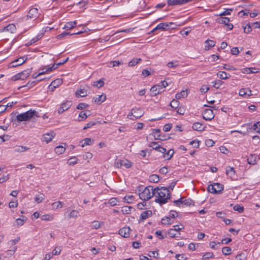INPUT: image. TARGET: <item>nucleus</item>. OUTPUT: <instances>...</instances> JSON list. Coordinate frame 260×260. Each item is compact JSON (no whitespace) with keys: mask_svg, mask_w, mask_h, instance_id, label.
<instances>
[{"mask_svg":"<svg viewBox=\"0 0 260 260\" xmlns=\"http://www.w3.org/2000/svg\"><path fill=\"white\" fill-rule=\"evenodd\" d=\"M154 196L155 197V202L164 204L166 203L168 200L170 198L171 192L167 187H156L154 189Z\"/></svg>","mask_w":260,"mask_h":260,"instance_id":"f257e3e1","label":"nucleus"},{"mask_svg":"<svg viewBox=\"0 0 260 260\" xmlns=\"http://www.w3.org/2000/svg\"><path fill=\"white\" fill-rule=\"evenodd\" d=\"M38 116L37 112L35 110H29L26 112L21 113L18 114L16 116V119L17 121L21 122L24 121H28L31 118H32L34 116Z\"/></svg>","mask_w":260,"mask_h":260,"instance_id":"f03ea898","label":"nucleus"},{"mask_svg":"<svg viewBox=\"0 0 260 260\" xmlns=\"http://www.w3.org/2000/svg\"><path fill=\"white\" fill-rule=\"evenodd\" d=\"M154 196V189L152 186H148L139 193L140 198L143 201H147Z\"/></svg>","mask_w":260,"mask_h":260,"instance_id":"7ed1b4c3","label":"nucleus"},{"mask_svg":"<svg viewBox=\"0 0 260 260\" xmlns=\"http://www.w3.org/2000/svg\"><path fill=\"white\" fill-rule=\"evenodd\" d=\"M143 115V112L140 108H133L129 114L127 115V118L132 120H135L141 117Z\"/></svg>","mask_w":260,"mask_h":260,"instance_id":"20e7f679","label":"nucleus"},{"mask_svg":"<svg viewBox=\"0 0 260 260\" xmlns=\"http://www.w3.org/2000/svg\"><path fill=\"white\" fill-rule=\"evenodd\" d=\"M207 189L212 193H219L223 189V185L219 183H214L213 184L209 185Z\"/></svg>","mask_w":260,"mask_h":260,"instance_id":"39448f33","label":"nucleus"},{"mask_svg":"<svg viewBox=\"0 0 260 260\" xmlns=\"http://www.w3.org/2000/svg\"><path fill=\"white\" fill-rule=\"evenodd\" d=\"M27 60L25 56L20 57L10 62L9 64V68H15L23 64Z\"/></svg>","mask_w":260,"mask_h":260,"instance_id":"423d86ee","label":"nucleus"},{"mask_svg":"<svg viewBox=\"0 0 260 260\" xmlns=\"http://www.w3.org/2000/svg\"><path fill=\"white\" fill-rule=\"evenodd\" d=\"M115 166L118 168H121L124 167L125 168H129L132 166V163L130 161L125 160H119L115 162Z\"/></svg>","mask_w":260,"mask_h":260,"instance_id":"0eeeda50","label":"nucleus"},{"mask_svg":"<svg viewBox=\"0 0 260 260\" xmlns=\"http://www.w3.org/2000/svg\"><path fill=\"white\" fill-rule=\"evenodd\" d=\"M39 16L38 10L35 8H32L29 10L27 16L25 17V20L28 19H36Z\"/></svg>","mask_w":260,"mask_h":260,"instance_id":"6e6552de","label":"nucleus"},{"mask_svg":"<svg viewBox=\"0 0 260 260\" xmlns=\"http://www.w3.org/2000/svg\"><path fill=\"white\" fill-rule=\"evenodd\" d=\"M16 30L15 25L12 23L8 24L7 26L0 29V34L2 32H6L7 34L15 33Z\"/></svg>","mask_w":260,"mask_h":260,"instance_id":"1a4fd4ad","label":"nucleus"},{"mask_svg":"<svg viewBox=\"0 0 260 260\" xmlns=\"http://www.w3.org/2000/svg\"><path fill=\"white\" fill-rule=\"evenodd\" d=\"M202 114L203 118L206 120H211L214 117L213 111L210 109H205Z\"/></svg>","mask_w":260,"mask_h":260,"instance_id":"9d476101","label":"nucleus"},{"mask_svg":"<svg viewBox=\"0 0 260 260\" xmlns=\"http://www.w3.org/2000/svg\"><path fill=\"white\" fill-rule=\"evenodd\" d=\"M55 136V133L53 131L45 133L43 135L42 141L48 143L52 140Z\"/></svg>","mask_w":260,"mask_h":260,"instance_id":"9b49d317","label":"nucleus"},{"mask_svg":"<svg viewBox=\"0 0 260 260\" xmlns=\"http://www.w3.org/2000/svg\"><path fill=\"white\" fill-rule=\"evenodd\" d=\"M71 106L72 102L70 101H67L60 105V108L58 110V113L59 114L62 113L64 111L69 109Z\"/></svg>","mask_w":260,"mask_h":260,"instance_id":"f8f14e48","label":"nucleus"},{"mask_svg":"<svg viewBox=\"0 0 260 260\" xmlns=\"http://www.w3.org/2000/svg\"><path fill=\"white\" fill-rule=\"evenodd\" d=\"M192 1V0H168L167 3L169 6L181 5L191 2Z\"/></svg>","mask_w":260,"mask_h":260,"instance_id":"ddd939ff","label":"nucleus"},{"mask_svg":"<svg viewBox=\"0 0 260 260\" xmlns=\"http://www.w3.org/2000/svg\"><path fill=\"white\" fill-rule=\"evenodd\" d=\"M172 22H170L169 23H161L158 24L152 30V31L153 32L156 30L159 29L161 30H165L166 29H169V27L170 26V24H172Z\"/></svg>","mask_w":260,"mask_h":260,"instance_id":"4468645a","label":"nucleus"},{"mask_svg":"<svg viewBox=\"0 0 260 260\" xmlns=\"http://www.w3.org/2000/svg\"><path fill=\"white\" fill-rule=\"evenodd\" d=\"M150 91L153 96H156L157 94L161 93L163 91V90L162 88H161V87L160 86L159 84H157L153 86L151 88Z\"/></svg>","mask_w":260,"mask_h":260,"instance_id":"2eb2a0df","label":"nucleus"},{"mask_svg":"<svg viewBox=\"0 0 260 260\" xmlns=\"http://www.w3.org/2000/svg\"><path fill=\"white\" fill-rule=\"evenodd\" d=\"M62 82V81L61 79H57L51 83L48 88L51 91H53L56 87H57L59 85H61Z\"/></svg>","mask_w":260,"mask_h":260,"instance_id":"dca6fc26","label":"nucleus"},{"mask_svg":"<svg viewBox=\"0 0 260 260\" xmlns=\"http://www.w3.org/2000/svg\"><path fill=\"white\" fill-rule=\"evenodd\" d=\"M239 94L242 97H248L251 95V91L249 88H242L239 90Z\"/></svg>","mask_w":260,"mask_h":260,"instance_id":"f3484780","label":"nucleus"},{"mask_svg":"<svg viewBox=\"0 0 260 260\" xmlns=\"http://www.w3.org/2000/svg\"><path fill=\"white\" fill-rule=\"evenodd\" d=\"M131 229L129 227H123L119 231V234L122 237L127 238L129 236Z\"/></svg>","mask_w":260,"mask_h":260,"instance_id":"a211bd4d","label":"nucleus"},{"mask_svg":"<svg viewBox=\"0 0 260 260\" xmlns=\"http://www.w3.org/2000/svg\"><path fill=\"white\" fill-rule=\"evenodd\" d=\"M235 173V170L233 167L230 166L226 167V174L233 180L235 179L236 177Z\"/></svg>","mask_w":260,"mask_h":260,"instance_id":"6ab92c4d","label":"nucleus"},{"mask_svg":"<svg viewBox=\"0 0 260 260\" xmlns=\"http://www.w3.org/2000/svg\"><path fill=\"white\" fill-rule=\"evenodd\" d=\"M106 96L104 94H102L97 96L93 97L92 101L97 104H101L106 100Z\"/></svg>","mask_w":260,"mask_h":260,"instance_id":"aec40b11","label":"nucleus"},{"mask_svg":"<svg viewBox=\"0 0 260 260\" xmlns=\"http://www.w3.org/2000/svg\"><path fill=\"white\" fill-rule=\"evenodd\" d=\"M152 213L151 210H146L145 211H143L141 213L140 215V218L142 220H146L148 217L152 216Z\"/></svg>","mask_w":260,"mask_h":260,"instance_id":"412c9836","label":"nucleus"},{"mask_svg":"<svg viewBox=\"0 0 260 260\" xmlns=\"http://www.w3.org/2000/svg\"><path fill=\"white\" fill-rule=\"evenodd\" d=\"M76 97H85L87 95V91L85 89H79L75 92Z\"/></svg>","mask_w":260,"mask_h":260,"instance_id":"4be33fe9","label":"nucleus"},{"mask_svg":"<svg viewBox=\"0 0 260 260\" xmlns=\"http://www.w3.org/2000/svg\"><path fill=\"white\" fill-rule=\"evenodd\" d=\"M22 75H24V72H22L13 76L12 77V80L14 81H17L20 79L24 80L25 78L28 77V75H25L24 77H22Z\"/></svg>","mask_w":260,"mask_h":260,"instance_id":"5701e85b","label":"nucleus"},{"mask_svg":"<svg viewBox=\"0 0 260 260\" xmlns=\"http://www.w3.org/2000/svg\"><path fill=\"white\" fill-rule=\"evenodd\" d=\"M192 127L193 130L198 131H202L204 129L203 124L199 122L194 123Z\"/></svg>","mask_w":260,"mask_h":260,"instance_id":"b1692460","label":"nucleus"},{"mask_svg":"<svg viewBox=\"0 0 260 260\" xmlns=\"http://www.w3.org/2000/svg\"><path fill=\"white\" fill-rule=\"evenodd\" d=\"M77 24V21H70L67 22L65 25L64 26L63 28L66 29L67 30L71 29L76 27Z\"/></svg>","mask_w":260,"mask_h":260,"instance_id":"393cba45","label":"nucleus"},{"mask_svg":"<svg viewBox=\"0 0 260 260\" xmlns=\"http://www.w3.org/2000/svg\"><path fill=\"white\" fill-rule=\"evenodd\" d=\"M103 224L104 223L103 222L94 221L91 223L90 227L93 229L97 230L100 229Z\"/></svg>","mask_w":260,"mask_h":260,"instance_id":"a878e982","label":"nucleus"},{"mask_svg":"<svg viewBox=\"0 0 260 260\" xmlns=\"http://www.w3.org/2000/svg\"><path fill=\"white\" fill-rule=\"evenodd\" d=\"M205 44L207 45L205 47V50H209L210 48L214 47L215 45V42L212 40H207L205 41Z\"/></svg>","mask_w":260,"mask_h":260,"instance_id":"bb28decb","label":"nucleus"},{"mask_svg":"<svg viewBox=\"0 0 260 260\" xmlns=\"http://www.w3.org/2000/svg\"><path fill=\"white\" fill-rule=\"evenodd\" d=\"M161 222L162 224L170 225L173 223V220L169 217H165L161 219Z\"/></svg>","mask_w":260,"mask_h":260,"instance_id":"cd10ccee","label":"nucleus"},{"mask_svg":"<svg viewBox=\"0 0 260 260\" xmlns=\"http://www.w3.org/2000/svg\"><path fill=\"white\" fill-rule=\"evenodd\" d=\"M66 150L65 147L63 146H58L54 149L55 152L58 155L62 154Z\"/></svg>","mask_w":260,"mask_h":260,"instance_id":"c85d7f7f","label":"nucleus"},{"mask_svg":"<svg viewBox=\"0 0 260 260\" xmlns=\"http://www.w3.org/2000/svg\"><path fill=\"white\" fill-rule=\"evenodd\" d=\"M168 235L171 238H177L179 237L180 233L175 232L173 229H170L168 231Z\"/></svg>","mask_w":260,"mask_h":260,"instance_id":"c756f323","label":"nucleus"},{"mask_svg":"<svg viewBox=\"0 0 260 260\" xmlns=\"http://www.w3.org/2000/svg\"><path fill=\"white\" fill-rule=\"evenodd\" d=\"M149 181L150 182L157 183L159 181V177L156 174H153L149 177Z\"/></svg>","mask_w":260,"mask_h":260,"instance_id":"7c9ffc66","label":"nucleus"},{"mask_svg":"<svg viewBox=\"0 0 260 260\" xmlns=\"http://www.w3.org/2000/svg\"><path fill=\"white\" fill-rule=\"evenodd\" d=\"M174 154V151L173 149H170L164 154V157L167 160H170Z\"/></svg>","mask_w":260,"mask_h":260,"instance_id":"2f4dec72","label":"nucleus"},{"mask_svg":"<svg viewBox=\"0 0 260 260\" xmlns=\"http://www.w3.org/2000/svg\"><path fill=\"white\" fill-rule=\"evenodd\" d=\"M132 209L131 206H125L122 208L121 211L123 214H127L131 213Z\"/></svg>","mask_w":260,"mask_h":260,"instance_id":"473e14b6","label":"nucleus"},{"mask_svg":"<svg viewBox=\"0 0 260 260\" xmlns=\"http://www.w3.org/2000/svg\"><path fill=\"white\" fill-rule=\"evenodd\" d=\"M216 21L218 23L220 24H224L226 25L228 22H230V19L228 17H222L218 18L216 19Z\"/></svg>","mask_w":260,"mask_h":260,"instance_id":"72a5a7b5","label":"nucleus"},{"mask_svg":"<svg viewBox=\"0 0 260 260\" xmlns=\"http://www.w3.org/2000/svg\"><path fill=\"white\" fill-rule=\"evenodd\" d=\"M188 93L187 90H182L180 92L176 94V98L178 100L182 98H185L187 96Z\"/></svg>","mask_w":260,"mask_h":260,"instance_id":"f704fd0d","label":"nucleus"},{"mask_svg":"<svg viewBox=\"0 0 260 260\" xmlns=\"http://www.w3.org/2000/svg\"><path fill=\"white\" fill-rule=\"evenodd\" d=\"M88 116H89V114L87 115V113L86 112H85L84 111H81L80 112V113H79V119H78V121H84L85 119H86V118L88 117Z\"/></svg>","mask_w":260,"mask_h":260,"instance_id":"c9c22d12","label":"nucleus"},{"mask_svg":"<svg viewBox=\"0 0 260 260\" xmlns=\"http://www.w3.org/2000/svg\"><path fill=\"white\" fill-rule=\"evenodd\" d=\"M182 205L190 206L193 204V202L190 199H184V198H181Z\"/></svg>","mask_w":260,"mask_h":260,"instance_id":"e433bc0d","label":"nucleus"},{"mask_svg":"<svg viewBox=\"0 0 260 260\" xmlns=\"http://www.w3.org/2000/svg\"><path fill=\"white\" fill-rule=\"evenodd\" d=\"M214 258V255L213 252H206L203 254L202 256V259L205 260L208 259L210 258Z\"/></svg>","mask_w":260,"mask_h":260,"instance_id":"4c0bfd02","label":"nucleus"},{"mask_svg":"<svg viewBox=\"0 0 260 260\" xmlns=\"http://www.w3.org/2000/svg\"><path fill=\"white\" fill-rule=\"evenodd\" d=\"M123 200L127 203L131 204V203H132L134 201L135 197L133 195H127V196H125L124 197Z\"/></svg>","mask_w":260,"mask_h":260,"instance_id":"58836bf2","label":"nucleus"},{"mask_svg":"<svg viewBox=\"0 0 260 260\" xmlns=\"http://www.w3.org/2000/svg\"><path fill=\"white\" fill-rule=\"evenodd\" d=\"M218 77L221 79L225 80L228 79L229 77L227 76V73L224 71H219L217 73Z\"/></svg>","mask_w":260,"mask_h":260,"instance_id":"ea45409f","label":"nucleus"},{"mask_svg":"<svg viewBox=\"0 0 260 260\" xmlns=\"http://www.w3.org/2000/svg\"><path fill=\"white\" fill-rule=\"evenodd\" d=\"M45 196L43 193H40L35 198V201L39 204L45 199Z\"/></svg>","mask_w":260,"mask_h":260,"instance_id":"a19ab883","label":"nucleus"},{"mask_svg":"<svg viewBox=\"0 0 260 260\" xmlns=\"http://www.w3.org/2000/svg\"><path fill=\"white\" fill-rule=\"evenodd\" d=\"M212 86L216 89L219 88L220 86L223 83V81L220 80H217L211 82Z\"/></svg>","mask_w":260,"mask_h":260,"instance_id":"79ce46f5","label":"nucleus"},{"mask_svg":"<svg viewBox=\"0 0 260 260\" xmlns=\"http://www.w3.org/2000/svg\"><path fill=\"white\" fill-rule=\"evenodd\" d=\"M28 149H29V148L26 147L22 146H18L15 148L14 151L15 152H24Z\"/></svg>","mask_w":260,"mask_h":260,"instance_id":"37998d69","label":"nucleus"},{"mask_svg":"<svg viewBox=\"0 0 260 260\" xmlns=\"http://www.w3.org/2000/svg\"><path fill=\"white\" fill-rule=\"evenodd\" d=\"M78 162V159L76 157L74 156L72 157L70 159H69L67 163L70 166H73L77 164Z\"/></svg>","mask_w":260,"mask_h":260,"instance_id":"c03bdc74","label":"nucleus"},{"mask_svg":"<svg viewBox=\"0 0 260 260\" xmlns=\"http://www.w3.org/2000/svg\"><path fill=\"white\" fill-rule=\"evenodd\" d=\"M97 123H98L99 124L102 123V122H101L100 121H99V122L89 121L83 127V129L84 130L87 129V128H90L92 126L96 125Z\"/></svg>","mask_w":260,"mask_h":260,"instance_id":"a18cd8bd","label":"nucleus"},{"mask_svg":"<svg viewBox=\"0 0 260 260\" xmlns=\"http://www.w3.org/2000/svg\"><path fill=\"white\" fill-rule=\"evenodd\" d=\"M83 141L84 142V143L81 145L82 147H84L85 145H91L93 142V140L88 138H85L83 140Z\"/></svg>","mask_w":260,"mask_h":260,"instance_id":"49530a36","label":"nucleus"},{"mask_svg":"<svg viewBox=\"0 0 260 260\" xmlns=\"http://www.w3.org/2000/svg\"><path fill=\"white\" fill-rule=\"evenodd\" d=\"M256 155L251 154L247 158L248 163L254 165L256 163Z\"/></svg>","mask_w":260,"mask_h":260,"instance_id":"de8ad7c7","label":"nucleus"},{"mask_svg":"<svg viewBox=\"0 0 260 260\" xmlns=\"http://www.w3.org/2000/svg\"><path fill=\"white\" fill-rule=\"evenodd\" d=\"M123 62L119 60H114V61H111L109 62V64H110L109 66V67H118L120 64H122Z\"/></svg>","mask_w":260,"mask_h":260,"instance_id":"09e8293b","label":"nucleus"},{"mask_svg":"<svg viewBox=\"0 0 260 260\" xmlns=\"http://www.w3.org/2000/svg\"><path fill=\"white\" fill-rule=\"evenodd\" d=\"M52 207L53 209H57L58 208H61L62 207V202L60 201H57L52 203Z\"/></svg>","mask_w":260,"mask_h":260,"instance_id":"8fccbe9b","label":"nucleus"},{"mask_svg":"<svg viewBox=\"0 0 260 260\" xmlns=\"http://www.w3.org/2000/svg\"><path fill=\"white\" fill-rule=\"evenodd\" d=\"M41 219L45 221H50L53 219V216L49 214H44L41 216Z\"/></svg>","mask_w":260,"mask_h":260,"instance_id":"3c124183","label":"nucleus"},{"mask_svg":"<svg viewBox=\"0 0 260 260\" xmlns=\"http://www.w3.org/2000/svg\"><path fill=\"white\" fill-rule=\"evenodd\" d=\"M231 248L230 247H224L222 248V252L225 255H228L231 253Z\"/></svg>","mask_w":260,"mask_h":260,"instance_id":"603ef678","label":"nucleus"},{"mask_svg":"<svg viewBox=\"0 0 260 260\" xmlns=\"http://www.w3.org/2000/svg\"><path fill=\"white\" fill-rule=\"evenodd\" d=\"M104 84V82L102 79H100L94 82L93 85L96 86L98 88L102 87Z\"/></svg>","mask_w":260,"mask_h":260,"instance_id":"864d4df0","label":"nucleus"},{"mask_svg":"<svg viewBox=\"0 0 260 260\" xmlns=\"http://www.w3.org/2000/svg\"><path fill=\"white\" fill-rule=\"evenodd\" d=\"M160 145L158 144V142H152L149 144L150 147H152L153 149L156 150L158 149Z\"/></svg>","mask_w":260,"mask_h":260,"instance_id":"5fc2aeb1","label":"nucleus"},{"mask_svg":"<svg viewBox=\"0 0 260 260\" xmlns=\"http://www.w3.org/2000/svg\"><path fill=\"white\" fill-rule=\"evenodd\" d=\"M78 214H79V212L77 210H73L69 214V218H76L77 217Z\"/></svg>","mask_w":260,"mask_h":260,"instance_id":"6e6d98bb","label":"nucleus"},{"mask_svg":"<svg viewBox=\"0 0 260 260\" xmlns=\"http://www.w3.org/2000/svg\"><path fill=\"white\" fill-rule=\"evenodd\" d=\"M59 64L57 63H54L51 67L46 68L45 70V73L51 72L56 69H57L59 67Z\"/></svg>","mask_w":260,"mask_h":260,"instance_id":"4d7b16f0","label":"nucleus"},{"mask_svg":"<svg viewBox=\"0 0 260 260\" xmlns=\"http://www.w3.org/2000/svg\"><path fill=\"white\" fill-rule=\"evenodd\" d=\"M252 128L257 133H260V121L254 123L252 126Z\"/></svg>","mask_w":260,"mask_h":260,"instance_id":"13d9d810","label":"nucleus"},{"mask_svg":"<svg viewBox=\"0 0 260 260\" xmlns=\"http://www.w3.org/2000/svg\"><path fill=\"white\" fill-rule=\"evenodd\" d=\"M234 210L238 211L239 213H242L244 211V207L239 205H236L233 208Z\"/></svg>","mask_w":260,"mask_h":260,"instance_id":"bf43d9fd","label":"nucleus"},{"mask_svg":"<svg viewBox=\"0 0 260 260\" xmlns=\"http://www.w3.org/2000/svg\"><path fill=\"white\" fill-rule=\"evenodd\" d=\"M89 107V105L85 103H80L77 106V109L79 110H82Z\"/></svg>","mask_w":260,"mask_h":260,"instance_id":"052dcab7","label":"nucleus"},{"mask_svg":"<svg viewBox=\"0 0 260 260\" xmlns=\"http://www.w3.org/2000/svg\"><path fill=\"white\" fill-rule=\"evenodd\" d=\"M170 106L174 109L178 108L179 102L176 100H173L170 104Z\"/></svg>","mask_w":260,"mask_h":260,"instance_id":"680f3d73","label":"nucleus"},{"mask_svg":"<svg viewBox=\"0 0 260 260\" xmlns=\"http://www.w3.org/2000/svg\"><path fill=\"white\" fill-rule=\"evenodd\" d=\"M174 229H173L175 232L179 233V231L184 229V225L183 224L180 225H176L173 226Z\"/></svg>","mask_w":260,"mask_h":260,"instance_id":"e2e57ef3","label":"nucleus"},{"mask_svg":"<svg viewBox=\"0 0 260 260\" xmlns=\"http://www.w3.org/2000/svg\"><path fill=\"white\" fill-rule=\"evenodd\" d=\"M61 249L60 247H55L52 251V255H58L61 252Z\"/></svg>","mask_w":260,"mask_h":260,"instance_id":"0e129e2a","label":"nucleus"},{"mask_svg":"<svg viewBox=\"0 0 260 260\" xmlns=\"http://www.w3.org/2000/svg\"><path fill=\"white\" fill-rule=\"evenodd\" d=\"M117 202L118 201L117 199L115 198H113L109 200L108 203L111 206H114L117 205Z\"/></svg>","mask_w":260,"mask_h":260,"instance_id":"69168bd1","label":"nucleus"},{"mask_svg":"<svg viewBox=\"0 0 260 260\" xmlns=\"http://www.w3.org/2000/svg\"><path fill=\"white\" fill-rule=\"evenodd\" d=\"M189 144L194 148H198L200 146V142L197 140L191 141Z\"/></svg>","mask_w":260,"mask_h":260,"instance_id":"338daca9","label":"nucleus"},{"mask_svg":"<svg viewBox=\"0 0 260 260\" xmlns=\"http://www.w3.org/2000/svg\"><path fill=\"white\" fill-rule=\"evenodd\" d=\"M246 258V256L244 254L240 253L236 256V259L237 260H245Z\"/></svg>","mask_w":260,"mask_h":260,"instance_id":"774afa93","label":"nucleus"}]
</instances>
